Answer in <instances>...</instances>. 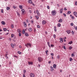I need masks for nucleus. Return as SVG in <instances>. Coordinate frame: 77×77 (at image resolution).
<instances>
[{
  "label": "nucleus",
  "mask_w": 77,
  "mask_h": 77,
  "mask_svg": "<svg viewBox=\"0 0 77 77\" xmlns=\"http://www.w3.org/2000/svg\"><path fill=\"white\" fill-rule=\"evenodd\" d=\"M63 11V8H62L60 10V14H62Z\"/></svg>",
  "instance_id": "nucleus-10"
},
{
  "label": "nucleus",
  "mask_w": 77,
  "mask_h": 77,
  "mask_svg": "<svg viewBox=\"0 0 77 77\" xmlns=\"http://www.w3.org/2000/svg\"><path fill=\"white\" fill-rule=\"evenodd\" d=\"M25 45V46L27 47H28V45H27V44L26 45Z\"/></svg>",
  "instance_id": "nucleus-56"
},
{
  "label": "nucleus",
  "mask_w": 77,
  "mask_h": 77,
  "mask_svg": "<svg viewBox=\"0 0 77 77\" xmlns=\"http://www.w3.org/2000/svg\"><path fill=\"white\" fill-rule=\"evenodd\" d=\"M18 54H21V52H20V51H18Z\"/></svg>",
  "instance_id": "nucleus-42"
},
{
  "label": "nucleus",
  "mask_w": 77,
  "mask_h": 77,
  "mask_svg": "<svg viewBox=\"0 0 77 77\" xmlns=\"http://www.w3.org/2000/svg\"><path fill=\"white\" fill-rule=\"evenodd\" d=\"M19 7L20 9H22V8H23V6L22 5H20Z\"/></svg>",
  "instance_id": "nucleus-29"
},
{
  "label": "nucleus",
  "mask_w": 77,
  "mask_h": 77,
  "mask_svg": "<svg viewBox=\"0 0 77 77\" xmlns=\"http://www.w3.org/2000/svg\"><path fill=\"white\" fill-rule=\"evenodd\" d=\"M51 47H54V45H51Z\"/></svg>",
  "instance_id": "nucleus-43"
},
{
  "label": "nucleus",
  "mask_w": 77,
  "mask_h": 77,
  "mask_svg": "<svg viewBox=\"0 0 77 77\" xmlns=\"http://www.w3.org/2000/svg\"><path fill=\"white\" fill-rule=\"evenodd\" d=\"M21 11H22V15H23L24 14V13L25 12V11L23 9H22L21 10Z\"/></svg>",
  "instance_id": "nucleus-3"
},
{
  "label": "nucleus",
  "mask_w": 77,
  "mask_h": 77,
  "mask_svg": "<svg viewBox=\"0 0 77 77\" xmlns=\"http://www.w3.org/2000/svg\"><path fill=\"white\" fill-rule=\"evenodd\" d=\"M70 25L71 26H73L74 25V23H71L70 24Z\"/></svg>",
  "instance_id": "nucleus-38"
},
{
  "label": "nucleus",
  "mask_w": 77,
  "mask_h": 77,
  "mask_svg": "<svg viewBox=\"0 0 77 77\" xmlns=\"http://www.w3.org/2000/svg\"><path fill=\"white\" fill-rule=\"evenodd\" d=\"M61 25L60 23H58L57 24V27H60Z\"/></svg>",
  "instance_id": "nucleus-28"
},
{
  "label": "nucleus",
  "mask_w": 77,
  "mask_h": 77,
  "mask_svg": "<svg viewBox=\"0 0 77 77\" xmlns=\"http://www.w3.org/2000/svg\"><path fill=\"white\" fill-rule=\"evenodd\" d=\"M48 50L46 51H45V53H46V54H48Z\"/></svg>",
  "instance_id": "nucleus-41"
},
{
  "label": "nucleus",
  "mask_w": 77,
  "mask_h": 77,
  "mask_svg": "<svg viewBox=\"0 0 77 77\" xmlns=\"http://www.w3.org/2000/svg\"><path fill=\"white\" fill-rule=\"evenodd\" d=\"M21 32H19V36H21Z\"/></svg>",
  "instance_id": "nucleus-35"
},
{
  "label": "nucleus",
  "mask_w": 77,
  "mask_h": 77,
  "mask_svg": "<svg viewBox=\"0 0 77 77\" xmlns=\"http://www.w3.org/2000/svg\"><path fill=\"white\" fill-rule=\"evenodd\" d=\"M38 60L40 62H41L43 61V59H42V57H38Z\"/></svg>",
  "instance_id": "nucleus-2"
},
{
  "label": "nucleus",
  "mask_w": 77,
  "mask_h": 77,
  "mask_svg": "<svg viewBox=\"0 0 77 77\" xmlns=\"http://www.w3.org/2000/svg\"><path fill=\"white\" fill-rule=\"evenodd\" d=\"M37 28H40V26L38 25L37 26Z\"/></svg>",
  "instance_id": "nucleus-49"
},
{
  "label": "nucleus",
  "mask_w": 77,
  "mask_h": 77,
  "mask_svg": "<svg viewBox=\"0 0 77 77\" xmlns=\"http://www.w3.org/2000/svg\"><path fill=\"white\" fill-rule=\"evenodd\" d=\"M74 14L75 17H77V13H76V12H74Z\"/></svg>",
  "instance_id": "nucleus-13"
},
{
  "label": "nucleus",
  "mask_w": 77,
  "mask_h": 77,
  "mask_svg": "<svg viewBox=\"0 0 77 77\" xmlns=\"http://www.w3.org/2000/svg\"><path fill=\"white\" fill-rule=\"evenodd\" d=\"M63 48L65 50H66V48L65 46H64L63 47Z\"/></svg>",
  "instance_id": "nucleus-50"
},
{
  "label": "nucleus",
  "mask_w": 77,
  "mask_h": 77,
  "mask_svg": "<svg viewBox=\"0 0 77 77\" xmlns=\"http://www.w3.org/2000/svg\"><path fill=\"white\" fill-rule=\"evenodd\" d=\"M60 42H61V43L63 42V40H60Z\"/></svg>",
  "instance_id": "nucleus-58"
},
{
  "label": "nucleus",
  "mask_w": 77,
  "mask_h": 77,
  "mask_svg": "<svg viewBox=\"0 0 77 77\" xmlns=\"http://www.w3.org/2000/svg\"><path fill=\"white\" fill-rule=\"evenodd\" d=\"M54 31H55V32H57V29H56V26H54Z\"/></svg>",
  "instance_id": "nucleus-15"
},
{
  "label": "nucleus",
  "mask_w": 77,
  "mask_h": 77,
  "mask_svg": "<svg viewBox=\"0 0 77 77\" xmlns=\"http://www.w3.org/2000/svg\"><path fill=\"white\" fill-rule=\"evenodd\" d=\"M22 33L23 34H24L25 33V30L24 29L23 30Z\"/></svg>",
  "instance_id": "nucleus-26"
},
{
  "label": "nucleus",
  "mask_w": 77,
  "mask_h": 77,
  "mask_svg": "<svg viewBox=\"0 0 77 77\" xmlns=\"http://www.w3.org/2000/svg\"><path fill=\"white\" fill-rule=\"evenodd\" d=\"M13 8H14V9H16V7L15 6H13Z\"/></svg>",
  "instance_id": "nucleus-52"
},
{
  "label": "nucleus",
  "mask_w": 77,
  "mask_h": 77,
  "mask_svg": "<svg viewBox=\"0 0 77 77\" xmlns=\"http://www.w3.org/2000/svg\"><path fill=\"white\" fill-rule=\"evenodd\" d=\"M63 15H64V17H66V15L64 13Z\"/></svg>",
  "instance_id": "nucleus-54"
},
{
  "label": "nucleus",
  "mask_w": 77,
  "mask_h": 77,
  "mask_svg": "<svg viewBox=\"0 0 77 77\" xmlns=\"http://www.w3.org/2000/svg\"><path fill=\"white\" fill-rule=\"evenodd\" d=\"M14 35L13 34H11V38H14Z\"/></svg>",
  "instance_id": "nucleus-39"
},
{
  "label": "nucleus",
  "mask_w": 77,
  "mask_h": 77,
  "mask_svg": "<svg viewBox=\"0 0 77 77\" xmlns=\"http://www.w3.org/2000/svg\"><path fill=\"white\" fill-rule=\"evenodd\" d=\"M75 5H77V2H75Z\"/></svg>",
  "instance_id": "nucleus-61"
},
{
  "label": "nucleus",
  "mask_w": 77,
  "mask_h": 77,
  "mask_svg": "<svg viewBox=\"0 0 77 77\" xmlns=\"http://www.w3.org/2000/svg\"><path fill=\"white\" fill-rule=\"evenodd\" d=\"M11 46L12 47V48H14V45L13 44H11Z\"/></svg>",
  "instance_id": "nucleus-22"
},
{
  "label": "nucleus",
  "mask_w": 77,
  "mask_h": 77,
  "mask_svg": "<svg viewBox=\"0 0 77 77\" xmlns=\"http://www.w3.org/2000/svg\"><path fill=\"white\" fill-rule=\"evenodd\" d=\"M28 30L29 32H32V28H30Z\"/></svg>",
  "instance_id": "nucleus-14"
},
{
  "label": "nucleus",
  "mask_w": 77,
  "mask_h": 77,
  "mask_svg": "<svg viewBox=\"0 0 77 77\" xmlns=\"http://www.w3.org/2000/svg\"><path fill=\"white\" fill-rule=\"evenodd\" d=\"M6 9L7 11H9L10 9V7H7L6 8Z\"/></svg>",
  "instance_id": "nucleus-20"
},
{
  "label": "nucleus",
  "mask_w": 77,
  "mask_h": 77,
  "mask_svg": "<svg viewBox=\"0 0 77 77\" xmlns=\"http://www.w3.org/2000/svg\"><path fill=\"white\" fill-rule=\"evenodd\" d=\"M28 45H29L30 47H31L32 46V45H31V44L30 43H27Z\"/></svg>",
  "instance_id": "nucleus-23"
},
{
  "label": "nucleus",
  "mask_w": 77,
  "mask_h": 77,
  "mask_svg": "<svg viewBox=\"0 0 77 77\" xmlns=\"http://www.w3.org/2000/svg\"><path fill=\"white\" fill-rule=\"evenodd\" d=\"M35 17L36 18L37 20H38V19H39V17H38V16H35Z\"/></svg>",
  "instance_id": "nucleus-24"
},
{
  "label": "nucleus",
  "mask_w": 77,
  "mask_h": 77,
  "mask_svg": "<svg viewBox=\"0 0 77 77\" xmlns=\"http://www.w3.org/2000/svg\"><path fill=\"white\" fill-rule=\"evenodd\" d=\"M56 66H56V64H54L53 65V67L54 68H55V69H56Z\"/></svg>",
  "instance_id": "nucleus-11"
},
{
  "label": "nucleus",
  "mask_w": 77,
  "mask_h": 77,
  "mask_svg": "<svg viewBox=\"0 0 77 77\" xmlns=\"http://www.w3.org/2000/svg\"><path fill=\"white\" fill-rule=\"evenodd\" d=\"M57 59H60V56H59V55H58L57 56Z\"/></svg>",
  "instance_id": "nucleus-25"
},
{
  "label": "nucleus",
  "mask_w": 77,
  "mask_h": 77,
  "mask_svg": "<svg viewBox=\"0 0 77 77\" xmlns=\"http://www.w3.org/2000/svg\"><path fill=\"white\" fill-rule=\"evenodd\" d=\"M75 30H77V26L75 27Z\"/></svg>",
  "instance_id": "nucleus-64"
},
{
  "label": "nucleus",
  "mask_w": 77,
  "mask_h": 77,
  "mask_svg": "<svg viewBox=\"0 0 77 77\" xmlns=\"http://www.w3.org/2000/svg\"><path fill=\"white\" fill-rule=\"evenodd\" d=\"M3 10L2 9L1 10V13H3Z\"/></svg>",
  "instance_id": "nucleus-51"
},
{
  "label": "nucleus",
  "mask_w": 77,
  "mask_h": 77,
  "mask_svg": "<svg viewBox=\"0 0 77 77\" xmlns=\"http://www.w3.org/2000/svg\"><path fill=\"white\" fill-rule=\"evenodd\" d=\"M28 2L29 3H32V1L31 0H29L28 1Z\"/></svg>",
  "instance_id": "nucleus-17"
},
{
  "label": "nucleus",
  "mask_w": 77,
  "mask_h": 77,
  "mask_svg": "<svg viewBox=\"0 0 77 77\" xmlns=\"http://www.w3.org/2000/svg\"><path fill=\"white\" fill-rule=\"evenodd\" d=\"M47 44H48L49 47H50V42H47Z\"/></svg>",
  "instance_id": "nucleus-31"
},
{
  "label": "nucleus",
  "mask_w": 77,
  "mask_h": 77,
  "mask_svg": "<svg viewBox=\"0 0 77 77\" xmlns=\"http://www.w3.org/2000/svg\"><path fill=\"white\" fill-rule=\"evenodd\" d=\"M56 14V10H53L52 11L51 14L53 15H55Z\"/></svg>",
  "instance_id": "nucleus-1"
},
{
  "label": "nucleus",
  "mask_w": 77,
  "mask_h": 77,
  "mask_svg": "<svg viewBox=\"0 0 77 77\" xmlns=\"http://www.w3.org/2000/svg\"><path fill=\"white\" fill-rule=\"evenodd\" d=\"M59 39L60 40V41L63 40V39L62 38H60Z\"/></svg>",
  "instance_id": "nucleus-46"
},
{
  "label": "nucleus",
  "mask_w": 77,
  "mask_h": 77,
  "mask_svg": "<svg viewBox=\"0 0 77 77\" xmlns=\"http://www.w3.org/2000/svg\"><path fill=\"white\" fill-rule=\"evenodd\" d=\"M72 44V41L69 42L68 44Z\"/></svg>",
  "instance_id": "nucleus-21"
},
{
  "label": "nucleus",
  "mask_w": 77,
  "mask_h": 77,
  "mask_svg": "<svg viewBox=\"0 0 77 77\" xmlns=\"http://www.w3.org/2000/svg\"><path fill=\"white\" fill-rule=\"evenodd\" d=\"M29 12L30 13H32V11L31 10H29Z\"/></svg>",
  "instance_id": "nucleus-62"
},
{
  "label": "nucleus",
  "mask_w": 77,
  "mask_h": 77,
  "mask_svg": "<svg viewBox=\"0 0 77 77\" xmlns=\"http://www.w3.org/2000/svg\"><path fill=\"white\" fill-rule=\"evenodd\" d=\"M64 11H66V10H67V9H66V8H64Z\"/></svg>",
  "instance_id": "nucleus-60"
},
{
  "label": "nucleus",
  "mask_w": 77,
  "mask_h": 77,
  "mask_svg": "<svg viewBox=\"0 0 77 77\" xmlns=\"http://www.w3.org/2000/svg\"><path fill=\"white\" fill-rule=\"evenodd\" d=\"M31 23H32V24H33V20H31Z\"/></svg>",
  "instance_id": "nucleus-57"
},
{
  "label": "nucleus",
  "mask_w": 77,
  "mask_h": 77,
  "mask_svg": "<svg viewBox=\"0 0 77 77\" xmlns=\"http://www.w3.org/2000/svg\"><path fill=\"white\" fill-rule=\"evenodd\" d=\"M72 47L71 46H70L69 47V50H71V49H72Z\"/></svg>",
  "instance_id": "nucleus-32"
},
{
  "label": "nucleus",
  "mask_w": 77,
  "mask_h": 77,
  "mask_svg": "<svg viewBox=\"0 0 77 77\" xmlns=\"http://www.w3.org/2000/svg\"><path fill=\"white\" fill-rule=\"evenodd\" d=\"M67 14H71V11H69L68 12Z\"/></svg>",
  "instance_id": "nucleus-40"
},
{
  "label": "nucleus",
  "mask_w": 77,
  "mask_h": 77,
  "mask_svg": "<svg viewBox=\"0 0 77 77\" xmlns=\"http://www.w3.org/2000/svg\"><path fill=\"white\" fill-rule=\"evenodd\" d=\"M26 72V70H23V72H24V74H25V72Z\"/></svg>",
  "instance_id": "nucleus-47"
},
{
  "label": "nucleus",
  "mask_w": 77,
  "mask_h": 77,
  "mask_svg": "<svg viewBox=\"0 0 77 77\" xmlns=\"http://www.w3.org/2000/svg\"><path fill=\"white\" fill-rule=\"evenodd\" d=\"M36 13L38 16H40L41 14H40V13L39 12V11L38 10H37L36 11Z\"/></svg>",
  "instance_id": "nucleus-4"
},
{
  "label": "nucleus",
  "mask_w": 77,
  "mask_h": 77,
  "mask_svg": "<svg viewBox=\"0 0 77 77\" xmlns=\"http://www.w3.org/2000/svg\"><path fill=\"white\" fill-rule=\"evenodd\" d=\"M51 54L52 56H54V54H53V53H51Z\"/></svg>",
  "instance_id": "nucleus-45"
},
{
  "label": "nucleus",
  "mask_w": 77,
  "mask_h": 77,
  "mask_svg": "<svg viewBox=\"0 0 77 77\" xmlns=\"http://www.w3.org/2000/svg\"><path fill=\"white\" fill-rule=\"evenodd\" d=\"M11 27L12 29H13L14 27V25L12 24L11 26Z\"/></svg>",
  "instance_id": "nucleus-36"
},
{
  "label": "nucleus",
  "mask_w": 77,
  "mask_h": 77,
  "mask_svg": "<svg viewBox=\"0 0 77 77\" xmlns=\"http://www.w3.org/2000/svg\"><path fill=\"white\" fill-rule=\"evenodd\" d=\"M66 32H67L68 34H69L71 33V31L70 30H67L66 31Z\"/></svg>",
  "instance_id": "nucleus-7"
},
{
  "label": "nucleus",
  "mask_w": 77,
  "mask_h": 77,
  "mask_svg": "<svg viewBox=\"0 0 77 77\" xmlns=\"http://www.w3.org/2000/svg\"><path fill=\"white\" fill-rule=\"evenodd\" d=\"M58 22H59V23H62V19H60L59 20Z\"/></svg>",
  "instance_id": "nucleus-16"
},
{
  "label": "nucleus",
  "mask_w": 77,
  "mask_h": 77,
  "mask_svg": "<svg viewBox=\"0 0 77 77\" xmlns=\"http://www.w3.org/2000/svg\"><path fill=\"white\" fill-rule=\"evenodd\" d=\"M34 32H36V30L35 29H34Z\"/></svg>",
  "instance_id": "nucleus-53"
},
{
  "label": "nucleus",
  "mask_w": 77,
  "mask_h": 77,
  "mask_svg": "<svg viewBox=\"0 0 77 77\" xmlns=\"http://www.w3.org/2000/svg\"><path fill=\"white\" fill-rule=\"evenodd\" d=\"M47 8L48 9H50V7L49 6H47Z\"/></svg>",
  "instance_id": "nucleus-44"
},
{
  "label": "nucleus",
  "mask_w": 77,
  "mask_h": 77,
  "mask_svg": "<svg viewBox=\"0 0 77 77\" xmlns=\"http://www.w3.org/2000/svg\"><path fill=\"white\" fill-rule=\"evenodd\" d=\"M24 27H26V26H27V24H26V23L24 22Z\"/></svg>",
  "instance_id": "nucleus-27"
},
{
  "label": "nucleus",
  "mask_w": 77,
  "mask_h": 77,
  "mask_svg": "<svg viewBox=\"0 0 77 77\" xmlns=\"http://www.w3.org/2000/svg\"><path fill=\"white\" fill-rule=\"evenodd\" d=\"M72 35H73V34H74V32L73 31H72Z\"/></svg>",
  "instance_id": "nucleus-63"
},
{
  "label": "nucleus",
  "mask_w": 77,
  "mask_h": 77,
  "mask_svg": "<svg viewBox=\"0 0 77 77\" xmlns=\"http://www.w3.org/2000/svg\"><path fill=\"white\" fill-rule=\"evenodd\" d=\"M28 63L29 65H33V62H28Z\"/></svg>",
  "instance_id": "nucleus-8"
},
{
  "label": "nucleus",
  "mask_w": 77,
  "mask_h": 77,
  "mask_svg": "<svg viewBox=\"0 0 77 77\" xmlns=\"http://www.w3.org/2000/svg\"><path fill=\"white\" fill-rule=\"evenodd\" d=\"M54 38H56V35L55 34L54 35Z\"/></svg>",
  "instance_id": "nucleus-48"
},
{
  "label": "nucleus",
  "mask_w": 77,
  "mask_h": 77,
  "mask_svg": "<svg viewBox=\"0 0 77 77\" xmlns=\"http://www.w3.org/2000/svg\"><path fill=\"white\" fill-rule=\"evenodd\" d=\"M17 15H18L19 17H20V13L18 12H17Z\"/></svg>",
  "instance_id": "nucleus-30"
},
{
  "label": "nucleus",
  "mask_w": 77,
  "mask_h": 77,
  "mask_svg": "<svg viewBox=\"0 0 77 77\" xmlns=\"http://www.w3.org/2000/svg\"><path fill=\"white\" fill-rule=\"evenodd\" d=\"M45 23H46V22L45 20H43V21L42 22V24L43 25L45 24Z\"/></svg>",
  "instance_id": "nucleus-9"
},
{
  "label": "nucleus",
  "mask_w": 77,
  "mask_h": 77,
  "mask_svg": "<svg viewBox=\"0 0 77 77\" xmlns=\"http://www.w3.org/2000/svg\"><path fill=\"white\" fill-rule=\"evenodd\" d=\"M30 76L31 77H35V74L33 73H31L30 74Z\"/></svg>",
  "instance_id": "nucleus-5"
},
{
  "label": "nucleus",
  "mask_w": 77,
  "mask_h": 77,
  "mask_svg": "<svg viewBox=\"0 0 77 77\" xmlns=\"http://www.w3.org/2000/svg\"><path fill=\"white\" fill-rule=\"evenodd\" d=\"M23 77H26V76H25V74H24V73L23 74Z\"/></svg>",
  "instance_id": "nucleus-59"
},
{
  "label": "nucleus",
  "mask_w": 77,
  "mask_h": 77,
  "mask_svg": "<svg viewBox=\"0 0 77 77\" xmlns=\"http://www.w3.org/2000/svg\"><path fill=\"white\" fill-rule=\"evenodd\" d=\"M69 61L70 62H71V61H72V58H69Z\"/></svg>",
  "instance_id": "nucleus-33"
},
{
  "label": "nucleus",
  "mask_w": 77,
  "mask_h": 77,
  "mask_svg": "<svg viewBox=\"0 0 77 77\" xmlns=\"http://www.w3.org/2000/svg\"><path fill=\"white\" fill-rule=\"evenodd\" d=\"M3 30L4 31H6V30H7V29H6V28H4L3 29Z\"/></svg>",
  "instance_id": "nucleus-34"
},
{
  "label": "nucleus",
  "mask_w": 77,
  "mask_h": 77,
  "mask_svg": "<svg viewBox=\"0 0 77 77\" xmlns=\"http://www.w3.org/2000/svg\"><path fill=\"white\" fill-rule=\"evenodd\" d=\"M25 36H29V34H28V33L26 32L25 34Z\"/></svg>",
  "instance_id": "nucleus-19"
},
{
  "label": "nucleus",
  "mask_w": 77,
  "mask_h": 77,
  "mask_svg": "<svg viewBox=\"0 0 77 77\" xmlns=\"http://www.w3.org/2000/svg\"><path fill=\"white\" fill-rule=\"evenodd\" d=\"M17 32H19V33H21V31L20 29H18L17 30Z\"/></svg>",
  "instance_id": "nucleus-12"
},
{
  "label": "nucleus",
  "mask_w": 77,
  "mask_h": 77,
  "mask_svg": "<svg viewBox=\"0 0 77 77\" xmlns=\"http://www.w3.org/2000/svg\"><path fill=\"white\" fill-rule=\"evenodd\" d=\"M8 54H6L5 55V57H7V56H8Z\"/></svg>",
  "instance_id": "nucleus-55"
},
{
  "label": "nucleus",
  "mask_w": 77,
  "mask_h": 77,
  "mask_svg": "<svg viewBox=\"0 0 77 77\" xmlns=\"http://www.w3.org/2000/svg\"><path fill=\"white\" fill-rule=\"evenodd\" d=\"M71 56L72 57H74V54H71Z\"/></svg>",
  "instance_id": "nucleus-37"
},
{
  "label": "nucleus",
  "mask_w": 77,
  "mask_h": 77,
  "mask_svg": "<svg viewBox=\"0 0 77 77\" xmlns=\"http://www.w3.org/2000/svg\"><path fill=\"white\" fill-rule=\"evenodd\" d=\"M2 24H3V25H5V24H6L5 22L3 21H2Z\"/></svg>",
  "instance_id": "nucleus-18"
},
{
  "label": "nucleus",
  "mask_w": 77,
  "mask_h": 77,
  "mask_svg": "<svg viewBox=\"0 0 77 77\" xmlns=\"http://www.w3.org/2000/svg\"><path fill=\"white\" fill-rule=\"evenodd\" d=\"M50 68L51 71V72H53V70H54V68L52 66L50 67Z\"/></svg>",
  "instance_id": "nucleus-6"
}]
</instances>
